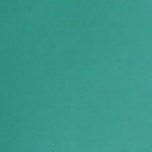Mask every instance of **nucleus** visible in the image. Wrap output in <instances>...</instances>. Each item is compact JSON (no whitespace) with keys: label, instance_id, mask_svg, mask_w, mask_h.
I'll list each match as a JSON object with an SVG mask.
<instances>
[{"label":"nucleus","instance_id":"nucleus-1","mask_svg":"<svg viewBox=\"0 0 152 152\" xmlns=\"http://www.w3.org/2000/svg\"><path fill=\"white\" fill-rule=\"evenodd\" d=\"M93 3H95V0H93Z\"/></svg>","mask_w":152,"mask_h":152}]
</instances>
